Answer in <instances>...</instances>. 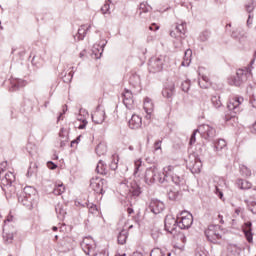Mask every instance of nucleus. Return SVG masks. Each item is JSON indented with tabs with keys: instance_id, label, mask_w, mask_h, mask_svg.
<instances>
[{
	"instance_id": "nucleus-56",
	"label": "nucleus",
	"mask_w": 256,
	"mask_h": 256,
	"mask_svg": "<svg viewBox=\"0 0 256 256\" xmlns=\"http://www.w3.org/2000/svg\"><path fill=\"white\" fill-rule=\"evenodd\" d=\"M132 256H143V253L141 252H134Z\"/></svg>"
},
{
	"instance_id": "nucleus-8",
	"label": "nucleus",
	"mask_w": 256,
	"mask_h": 256,
	"mask_svg": "<svg viewBox=\"0 0 256 256\" xmlns=\"http://www.w3.org/2000/svg\"><path fill=\"white\" fill-rule=\"evenodd\" d=\"M197 130H198V133H200V135L204 137V139L215 137L216 131H215V128H213V126L204 124V125H200Z\"/></svg>"
},
{
	"instance_id": "nucleus-44",
	"label": "nucleus",
	"mask_w": 256,
	"mask_h": 256,
	"mask_svg": "<svg viewBox=\"0 0 256 256\" xmlns=\"http://www.w3.org/2000/svg\"><path fill=\"white\" fill-rule=\"evenodd\" d=\"M15 221V216L10 212L7 216L6 220H4V223H13Z\"/></svg>"
},
{
	"instance_id": "nucleus-32",
	"label": "nucleus",
	"mask_w": 256,
	"mask_h": 256,
	"mask_svg": "<svg viewBox=\"0 0 256 256\" xmlns=\"http://www.w3.org/2000/svg\"><path fill=\"white\" fill-rule=\"evenodd\" d=\"M164 225H177V218L173 217L171 214H168L164 220Z\"/></svg>"
},
{
	"instance_id": "nucleus-62",
	"label": "nucleus",
	"mask_w": 256,
	"mask_h": 256,
	"mask_svg": "<svg viewBox=\"0 0 256 256\" xmlns=\"http://www.w3.org/2000/svg\"><path fill=\"white\" fill-rule=\"evenodd\" d=\"M128 149L129 151H133L135 148H133V146H129Z\"/></svg>"
},
{
	"instance_id": "nucleus-17",
	"label": "nucleus",
	"mask_w": 256,
	"mask_h": 256,
	"mask_svg": "<svg viewBox=\"0 0 256 256\" xmlns=\"http://www.w3.org/2000/svg\"><path fill=\"white\" fill-rule=\"evenodd\" d=\"M176 31L177 34L173 31L170 32L171 37H183V35H185V33H187V23L182 22L181 24H178L176 26Z\"/></svg>"
},
{
	"instance_id": "nucleus-36",
	"label": "nucleus",
	"mask_w": 256,
	"mask_h": 256,
	"mask_svg": "<svg viewBox=\"0 0 256 256\" xmlns=\"http://www.w3.org/2000/svg\"><path fill=\"white\" fill-rule=\"evenodd\" d=\"M7 185H11V183H14L15 181V174H13V172H8L5 174V177H4Z\"/></svg>"
},
{
	"instance_id": "nucleus-59",
	"label": "nucleus",
	"mask_w": 256,
	"mask_h": 256,
	"mask_svg": "<svg viewBox=\"0 0 256 256\" xmlns=\"http://www.w3.org/2000/svg\"><path fill=\"white\" fill-rule=\"evenodd\" d=\"M235 213H236L237 215H239V213H241V209H239V208L236 209V210H235Z\"/></svg>"
},
{
	"instance_id": "nucleus-45",
	"label": "nucleus",
	"mask_w": 256,
	"mask_h": 256,
	"mask_svg": "<svg viewBox=\"0 0 256 256\" xmlns=\"http://www.w3.org/2000/svg\"><path fill=\"white\" fill-rule=\"evenodd\" d=\"M161 249L160 248H154L151 253L150 256H160L161 255Z\"/></svg>"
},
{
	"instance_id": "nucleus-5",
	"label": "nucleus",
	"mask_w": 256,
	"mask_h": 256,
	"mask_svg": "<svg viewBox=\"0 0 256 256\" xmlns=\"http://www.w3.org/2000/svg\"><path fill=\"white\" fill-rule=\"evenodd\" d=\"M164 61L165 59L163 57L151 58L149 62L150 73H159V71H163Z\"/></svg>"
},
{
	"instance_id": "nucleus-10",
	"label": "nucleus",
	"mask_w": 256,
	"mask_h": 256,
	"mask_svg": "<svg viewBox=\"0 0 256 256\" xmlns=\"http://www.w3.org/2000/svg\"><path fill=\"white\" fill-rule=\"evenodd\" d=\"M149 209L154 215H159L165 210V204L157 199H152L149 203Z\"/></svg>"
},
{
	"instance_id": "nucleus-40",
	"label": "nucleus",
	"mask_w": 256,
	"mask_h": 256,
	"mask_svg": "<svg viewBox=\"0 0 256 256\" xmlns=\"http://www.w3.org/2000/svg\"><path fill=\"white\" fill-rule=\"evenodd\" d=\"M110 3H111V2L106 1V2L104 3V5L102 6L101 11H102L103 15H107V13H109Z\"/></svg>"
},
{
	"instance_id": "nucleus-57",
	"label": "nucleus",
	"mask_w": 256,
	"mask_h": 256,
	"mask_svg": "<svg viewBox=\"0 0 256 256\" xmlns=\"http://www.w3.org/2000/svg\"><path fill=\"white\" fill-rule=\"evenodd\" d=\"M252 131H253V133L256 134V121H255V123H254L253 126H252Z\"/></svg>"
},
{
	"instance_id": "nucleus-46",
	"label": "nucleus",
	"mask_w": 256,
	"mask_h": 256,
	"mask_svg": "<svg viewBox=\"0 0 256 256\" xmlns=\"http://www.w3.org/2000/svg\"><path fill=\"white\" fill-rule=\"evenodd\" d=\"M241 189H251V183L247 182V181H242L241 182Z\"/></svg>"
},
{
	"instance_id": "nucleus-28",
	"label": "nucleus",
	"mask_w": 256,
	"mask_h": 256,
	"mask_svg": "<svg viewBox=\"0 0 256 256\" xmlns=\"http://www.w3.org/2000/svg\"><path fill=\"white\" fill-rule=\"evenodd\" d=\"M199 85L202 89H208V87L211 85L209 77L202 76L201 79L199 80Z\"/></svg>"
},
{
	"instance_id": "nucleus-3",
	"label": "nucleus",
	"mask_w": 256,
	"mask_h": 256,
	"mask_svg": "<svg viewBox=\"0 0 256 256\" xmlns=\"http://www.w3.org/2000/svg\"><path fill=\"white\" fill-rule=\"evenodd\" d=\"M244 101H245V98H243V96H239V95L231 96L228 100L227 107L229 111H233L235 114L241 113V111H243V108L241 107Z\"/></svg>"
},
{
	"instance_id": "nucleus-16",
	"label": "nucleus",
	"mask_w": 256,
	"mask_h": 256,
	"mask_svg": "<svg viewBox=\"0 0 256 256\" xmlns=\"http://www.w3.org/2000/svg\"><path fill=\"white\" fill-rule=\"evenodd\" d=\"M243 235L248 243H253V226L252 225H242L241 226Z\"/></svg>"
},
{
	"instance_id": "nucleus-64",
	"label": "nucleus",
	"mask_w": 256,
	"mask_h": 256,
	"mask_svg": "<svg viewBox=\"0 0 256 256\" xmlns=\"http://www.w3.org/2000/svg\"><path fill=\"white\" fill-rule=\"evenodd\" d=\"M59 239L58 235H55L54 240L57 241Z\"/></svg>"
},
{
	"instance_id": "nucleus-33",
	"label": "nucleus",
	"mask_w": 256,
	"mask_h": 256,
	"mask_svg": "<svg viewBox=\"0 0 256 256\" xmlns=\"http://www.w3.org/2000/svg\"><path fill=\"white\" fill-rule=\"evenodd\" d=\"M227 147V142L223 139H219L216 143H215V149L216 151H222V149H225Z\"/></svg>"
},
{
	"instance_id": "nucleus-19",
	"label": "nucleus",
	"mask_w": 256,
	"mask_h": 256,
	"mask_svg": "<svg viewBox=\"0 0 256 256\" xmlns=\"http://www.w3.org/2000/svg\"><path fill=\"white\" fill-rule=\"evenodd\" d=\"M163 232L167 233L163 227L161 229L157 226H153V228H151V237L154 239V241H157V239L163 235Z\"/></svg>"
},
{
	"instance_id": "nucleus-43",
	"label": "nucleus",
	"mask_w": 256,
	"mask_h": 256,
	"mask_svg": "<svg viewBox=\"0 0 256 256\" xmlns=\"http://www.w3.org/2000/svg\"><path fill=\"white\" fill-rule=\"evenodd\" d=\"M89 213H91L92 215H99V208H97V205H91L89 207Z\"/></svg>"
},
{
	"instance_id": "nucleus-1",
	"label": "nucleus",
	"mask_w": 256,
	"mask_h": 256,
	"mask_svg": "<svg viewBox=\"0 0 256 256\" xmlns=\"http://www.w3.org/2000/svg\"><path fill=\"white\" fill-rule=\"evenodd\" d=\"M164 231L167 235H172V237H178L180 241L185 245L187 243V237L181 231L191 229V225H163Z\"/></svg>"
},
{
	"instance_id": "nucleus-24",
	"label": "nucleus",
	"mask_w": 256,
	"mask_h": 256,
	"mask_svg": "<svg viewBox=\"0 0 256 256\" xmlns=\"http://www.w3.org/2000/svg\"><path fill=\"white\" fill-rule=\"evenodd\" d=\"M192 173H201V169H203V163L199 159H195L194 163L191 165Z\"/></svg>"
},
{
	"instance_id": "nucleus-38",
	"label": "nucleus",
	"mask_w": 256,
	"mask_h": 256,
	"mask_svg": "<svg viewBox=\"0 0 256 256\" xmlns=\"http://www.w3.org/2000/svg\"><path fill=\"white\" fill-rule=\"evenodd\" d=\"M163 97H166L167 99L173 97V88H165L162 91Z\"/></svg>"
},
{
	"instance_id": "nucleus-50",
	"label": "nucleus",
	"mask_w": 256,
	"mask_h": 256,
	"mask_svg": "<svg viewBox=\"0 0 256 256\" xmlns=\"http://www.w3.org/2000/svg\"><path fill=\"white\" fill-rule=\"evenodd\" d=\"M149 29H150V31H159V25L153 23V24H151Z\"/></svg>"
},
{
	"instance_id": "nucleus-23",
	"label": "nucleus",
	"mask_w": 256,
	"mask_h": 256,
	"mask_svg": "<svg viewBox=\"0 0 256 256\" xmlns=\"http://www.w3.org/2000/svg\"><path fill=\"white\" fill-rule=\"evenodd\" d=\"M143 166V160L141 158L136 159L134 161V177H141L139 173L141 171V167Z\"/></svg>"
},
{
	"instance_id": "nucleus-54",
	"label": "nucleus",
	"mask_w": 256,
	"mask_h": 256,
	"mask_svg": "<svg viewBox=\"0 0 256 256\" xmlns=\"http://www.w3.org/2000/svg\"><path fill=\"white\" fill-rule=\"evenodd\" d=\"M250 103H251L252 107L256 108V99L255 98H251Z\"/></svg>"
},
{
	"instance_id": "nucleus-4",
	"label": "nucleus",
	"mask_w": 256,
	"mask_h": 256,
	"mask_svg": "<svg viewBox=\"0 0 256 256\" xmlns=\"http://www.w3.org/2000/svg\"><path fill=\"white\" fill-rule=\"evenodd\" d=\"M221 225H209L208 229L204 231L206 238L211 243H215L218 239H221Z\"/></svg>"
},
{
	"instance_id": "nucleus-58",
	"label": "nucleus",
	"mask_w": 256,
	"mask_h": 256,
	"mask_svg": "<svg viewBox=\"0 0 256 256\" xmlns=\"http://www.w3.org/2000/svg\"><path fill=\"white\" fill-rule=\"evenodd\" d=\"M52 231H54V232H55V231H59V228H58L57 226H53V227H52Z\"/></svg>"
},
{
	"instance_id": "nucleus-11",
	"label": "nucleus",
	"mask_w": 256,
	"mask_h": 256,
	"mask_svg": "<svg viewBox=\"0 0 256 256\" xmlns=\"http://www.w3.org/2000/svg\"><path fill=\"white\" fill-rule=\"evenodd\" d=\"M133 229V225H130L127 229L125 228H118L117 231V242L118 245H125L127 243V239L129 238V230Z\"/></svg>"
},
{
	"instance_id": "nucleus-48",
	"label": "nucleus",
	"mask_w": 256,
	"mask_h": 256,
	"mask_svg": "<svg viewBox=\"0 0 256 256\" xmlns=\"http://www.w3.org/2000/svg\"><path fill=\"white\" fill-rule=\"evenodd\" d=\"M249 209H250V211L252 212V213H256V203L255 202H251L250 204H249Z\"/></svg>"
},
{
	"instance_id": "nucleus-2",
	"label": "nucleus",
	"mask_w": 256,
	"mask_h": 256,
	"mask_svg": "<svg viewBox=\"0 0 256 256\" xmlns=\"http://www.w3.org/2000/svg\"><path fill=\"white\" fill-rule=\"evenodd\" d=\"M143 179L147 185H153V183H163L165 178L163 177V174L159 172V168L157 166H151L147 168L144 172Z\"/></svg>"
},
{
	"instance_id": "nucleus-52",
	"label": "nucleus",
	"mask_w": 256,
	"mask_h": 256,
	"mask_svg": "<svg viewBox=\"0 0 256 256\" xmlns=\"http://www.w3.org/2000/svg\"><path fill=\"white\" fill-rule=\"evenodd\" d=\"M47 167H48V169H55L57 166H56V164L55 163H53V162H47Z\"/></svg>"
},
{
	"instance_id": "nucleus-20",
	"label": "nucleus",
	"mask_w": 256,
	"mask_h": 256,
	"mask_svg": "<svg viewBox=\"0 0 256 256\" xmlns=\"http://www.w3.org/2000/svg\"><path fill=\"white\" fill-rule=\"evenodd\" d=\"M109 167L112 171H117V169L119 167V154L114 153L111 156V161H110Z\"/></svg>"
},
{
	"instance_id": "nucleus-61",
	"label": "nucleus",
	"mask_w": 256,
	"mask_h": 256,
	"mask_svg": "<svg viewBox=\"0 0 256 256\" xmlns=\"http://www.w3.org/2000/svg\"><path fill=\"white\" fill-rule=\"evenodd\" d=\"M115 256H127V254H125V253H124V254H119V253H118V254H116Z\"/></svg>"
},
{
	"instance_id": "nucleus-49",
	"label": "nucleus",
	"mask_w": 256,
	"mask_h": 256,
	"mask_svg": "<svg viewBox=\"0 0 256 256\" xmlns=\"http://www.w3.org/2000/svg\"><path fill=\"white\" fill-rule=\"evenodd\" d=\"M161 141L160 140H158V141H156L155 143H154V149H155V151H159V149H161Z\"/></svg>"
},
{
	"instance_id": "nucleus-21",
	"label": "nucleus",
	"mask_w": 256,
	"mask_h": 256,
	"mask_svg": "<svg viewBox=\"0 0 256 256\" xmlns=\"http://www.w3.org/2000/svg\"><path fill=\"white\" fill-rule=\"evenodd\" d=\"M191 57H193V51L191 49H187L184 54V60L182 61L183 67H189L191 64Z\"/></svg>"
},
{
	"instance_id": "nucleus-12",
	"label": "nucleus",
	"mask_w": 256,
	"mask_h": 256,
	"mask_svg": "<svg viewBox=\"0 0 256 256\" xmlns=\"http://www.w3.org/2000/svg\"><path fill=\"white\" fill-rule=\"evenodd\" d=\"M106 117L105 110L103 108H97L92 114V121L96 125H101L105 122Z\"/></svg>"
},
{
	"instance_id": "nucleus-9",
	"label": "nucleus",
	"mask_w": 256,
	"mask_h": 256,
	"mask_svg": "<svg viewBox=\"0 0 256 256\" xmlns=\"http://www.w3.org/2000/svg\"><path fill=\"white\" fill-rule=\"evenodd\" d=\"M177 225H193V214L183 211L177 216Z\"/></svg>"
},
{
	"instance_id": "nucleus-51",
	"label": "nucleus",
	"mask_w": 256,
	"mask_h": 256,
	"mask_svg": "<svg viewBox=\"0 0 256 256\" xmlns=\"http://www.w3.org/2000/svg\"><path fill=\"white\" fill-rule=\"evenodd\" d=\"M132 195H134L135 197H139V195H141V189H135L134 191H132Z\"/></svg>"
},
{
	"instance_id": "nucleus-15",
	"label": "nucleus",
	"mask_w": 256,
	"mask_h": 256,
	"mask_svg": "<svg viewBox=\"0 0 256 256\" xmlns=\"http://www.w3.org/2000/svg\"><path fill=\"white\" fill-rule=\"evenodd\" d=\"M141 125H143V119L137 114L132 115L131 119L128 121V127H130V129H139Z\"/></svg>"
},
{
	"instance_id": "nucleus-42",
	"label": "nucleus",
	"mask_w": 256,
	"mask_h": 256,
	"mask_svg": "<svg viewBox=\"0 0 256 256\" xmlns=\"http://www.w3.org/2000/svg\"><path fill=\"white\" fill-rule=\"evenodd\" d=\"M197 133H199V130H194V132L190 137L189 145H195V143L197 142V138H196Z\"/></svg>"
},
{
	"instance_id": "nucleus-22",
	"label": "nucleus",
	"mask_w": 256,
	"mask_h": 256,
	"mask_svg": "<svg viewBox=\"0 0 256 256\" xmlns=\"http://www.w3.org/2000/svg\"><path fill=\"white\" fill-rule=\"evenodd\" d=\"M225 121L227 125H232L233 127H235V125L239 124V117H237L236 115L227 114L225 116Z\"/></svg>"
},
{
	"instance_id": "nucleus-7",
	"label": "nucleus",
	"mask_w": 256,
	"mask_h": 256,
	"mask_svg": "<svg viewBox=\"0 0 256 256\" xmlns=\"http://www.w3.org/2000/svg\"><path fill=\"white\" fill-rule=\"evenodd\" d=\"M105 183H107L105 179L99 177L92 178L90 180V187L95 191V193L103 195V193H105V191H103V185H105Z\"/></svg>"
},
{
	"instance_id": "nucleus-25",
	"label": "nucleus",
	"mask_w": 256,
	"mask_h": 256,
	"mask_svg": "<svg viewBox=\"0 0 256 256\" xmlns=\"http://www.w3.org/2000/svg\"><path fill=\"white\" fill-rule=\"evenodd\" d=\"M97 173H100V175H107V164L103 162V160H100L96 167Z\"/></svg>"
},
{
	"instance_id": "nucleus-39",
	"label": "nucleus",
	"mask_w": 256,
	"mask_h": 256,
	"mask_svg": "<svg viewBox=\"0 0 256 256\" xmlns=\"http://www.w3.org/2000/svg\"><path fill=\"white\" fill-rule=\"evenodd\" d=\"M211 101L214 107L216 108L221 107V98L219 96H212Z\"/></svg>"
},
{
	"instance_id": "nucleus-53",
	"label": "nucleus",
	"mask_w": 256,
	"mask_h": 256,
	"mask_svg": "<svg viewBox=\"0 0 256 256\" xmlns=\"http://www.w3.org/2000/svg\"><path fill=\"white\" fill-rule=\"evenodd\" d=\"M87 127V120H83L82 123L78 126V129H85Z\"/></svg>"
},
{
	"instance_id": "nucleus-37",
	"label": "nucleus",
	"mask_w": 256,
	"mask_h": 256,
	"mask_svg": "<svg viewBox=\"0 0 256 256\" xmlns=\"http://www.w3.org/2000/svg\"><path fill=\"white\" fill-rule=\"evenodd\" d=\"M173 169H175V167L171 166V165L164 167V172L162 174V177L172 176L173 175Z\"/></svg>"
},
{
	"instance_id": "nucleus-34",
	"label": "nucleus",
	"mask_w": 256,
	"mask_h": 256,
	"mask_svg": "<svg viewBox=\"0 0 256 256\" xmlns=\"http://www.w3.org/2000/svg\"><path fill=\"white\" fill-rule=\"evenodd\" d=\"M14 234L10 232H5V228H3V239L5 243H13Z\"/></svg>"
},
{
	"instance_id": "nucleus-63",
	"label": "nucleus",
	"mask_w": 256,
	"mask_h": 256,
	"mask_svg": "<svg viewBox=\"0 0 256 256\" xmlns=\"http://www.w3.org/2000/svg\"><path fill=\"white\" fill-rule=\"evenodd\" d=\"M195 256H203V254H201V252H197Z\"/></svg>"
},
{
	"instance_id": "nucleus-14",
	"label": "nucleus",
	"mask_w": 256,
	"mask_h": 256,
	"mask_svg": "<svg viewBox=\"0 0 256 256\" xmlns=\"http://www.w3.org/2000/svg\"><path fill=\"white\" fill-rule=\"evenodd\" d=\"M143 109L147 113L146 119H151V115H153V110L155 109V105L153 104V100L150 98L144 99Z\"/></svg>"
},
{
	"instance_id": "nucleus-27",
	"label": "nucleus",
	"mask_w": 256,
	"mask_h": 256,
	"mask_svg": "<svg viewBox=\"0 0 256 256\" xmlns=\"http://www.w3.org/2000/svg\"><path fill=\"white\" fill-rule=\"evenodd\" d=\"M96 153L99 155V157L103 155H107V145L100 143L96 147Z\"/></svg>"
},
{
	"instance_id": "nucleus-41",
	"label": "nucleus",
	"mask_w": 256,
	"mask_h": 256,
	"mask_svg": "<svg viewBox=\"0 0 256 256\" xmlns=\"http://www.w3.org/2000/svg\"><path fill=\"white\" fill-rule=\"evenodd\" d=\"M189 89H191V82L189 80L182 82V90L185 93H187V91H189Z\"/></svg>"
},
{
	"instance_id": "nucleus-60",
	"label": "nucleus",
	"mask_w": 256,
	"mask_h": 256,
	"mask_svg": "<svg viewBox=\"0 0 256 256\" xmlns=\"http://www.w3.org/2000/svg\"><path fill=\"white\" fill-rule=\"evenodd\" d=\"M175 247H177V249H181V250L185 249V245H182L181 247H178V246H175Z\"/></svg>"
},
{
	"instance_id": "nucleus-26",
	"label": "nucleus",
	"mask_w": 256,
	"mask_h": 256,
	"mask_svg": "<svg viewBox=\"0 0 256 256\" xmlns=\"http://www.w3.org/2000/svg\"><path fill=\"white\" fill-rule=\"evenodd\" d=\"M53 193L54 195H63V193H65V185L61 182L55 184Z\"/></svg>"
},
{
	"instance_id": "nucleus-30",
	"label": "nucleus",
	"mask_w": 256,
	"mask_h": 256,
	"mask_svg": "<svg viewBox=\"0 0 256 256\" xmlns=\"http://www.w3.org/2000/svg\"><path fill=\"white\" fill-rule=\"evenodd\" d=\"M81 247L86 255H90L91 251H93V245L85 242V240L81 243Z\"/></svg>"
},
{
	"instance_id": "nucleus-29",
	"label": "nucleus",
	"mask_w": 256,
	"mask_h": 256,
	"mask_svg": "<svg viewBox=\"0 0 256 256\" xmlns=\"http://www.w3.org/2000/svg\"><path fill=\"white\" fill-rule=\"evenodd\" d=\"M241 248L237 244H230L228 246V253H231L233 256L239 255Z\"/></svg>"
},
{
	"instance_id": "nucleus-13",
	"label": "nucleus",
	"mask_w": 256,
	"mask_h": 256,
	"mask_svg": "<svg viewBox=\"0 0 256 256\" xmlns=\"http://www.w3.org/2000/svg\"><path fill=\"white\" fill-rule=\"evenodd\" d=\"M123 103L127 109H135V100L133 99V93L130 90H126L122 94Z\"/></svg>"
},
{
	"instance_id": "nucleus-18",
	"label": "nucleus",
	"mask_w": 256,
	"mask_h": 256,
	"mask_svg": "<svg viewBox=\"0 0 256 256\" xmlns=\"http://www.w3.org/2000/svg\"><path fill=\"white\" fill-rule=\"evenodd\" d=\"M249 75H251V70H249V68L238 69L236 72V76L238 77V79H240V81L244 83L249 78Z\"/></svg>"
},
{
	"instance_id": "nucleus-6",
	"label": "nucleus",
	"mask_w": 256,
	"mask_h": 256,
	"mask_svg": "<svg viewBox=\"0 0 256 256\" xmlns=\"http://www.w3.org/2000/svg\"><path fill=\"white\" fill-rule=\"evenodd\" d=\"M213 183L215 187V195H217L219 199H223V189L227 185V182L223 178L216 176L213 178Z\"/></svg>"
},
{
	"instance_id": "nucleus-55",
	"label": "nucleus",
	"mask_w": 256,
	"mask_h": 256,
	"mask_svg": "<svg viewBox=\"0 0 256 256\" xmlns=\"http://www.w3.org/2000/svg\"><path fill=\"white\" fill-rule=\"evenodd\" d=\"M127 213H128V215H133V213H134L133 208H128Z\"/></svg>"
},
{
	"instance_id": "nucleus-35",
	"label": "nucleus",
	"mask_w": 256,
	"mask_h": 256,
	"mask_svg": "<svg viewBox=\"0 0 256 256\" xmlns=\"http://www.w3.org/2000/svg\"><path fill=\"white\" fill-rule=\"evenodd\" d=\"M87 31H89V26L88 25L80 26V28L78 29L79 38L83 39V37H85V35H87Z\"/></svg>"
},
{
	"instance_id": "nucleus-31",
	"label": "nucleus",
	"mask_w": 256,
	"mask_h": 256,
	"mask_svg": "<svg viewBox=\"0 0 256 256\" xmlns=\"http://www.w3.org/2000/svg\"><path fill=\"white\" fill-rule=\"evenodd\" d=\"M243 80H241V78L234 76L233 78L229 79V84L230 85H235V87H241V85H243Z\"/></svg>"
},
{
	"instance_id": "nucleus-47",
	"label": "nucleus",
	"mask_w": 256,
	"mask_h": 256,
	"mask_svg": "<svg viewBox=\"0 0 256 256\" xmlns=\"http://www.w3.org/2000/svg\"><path fill=\"white\" fill-rule=\"evenodd\" d=\"M255 8V5L253 4V2H249L246 5V11H248V13H252L253 9Z\"/></svg>"
}]
</instances>
